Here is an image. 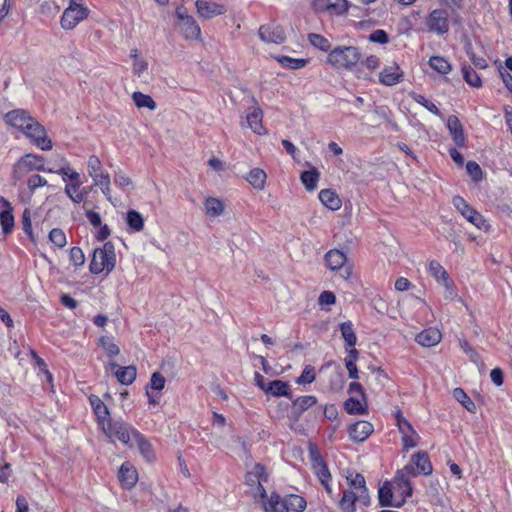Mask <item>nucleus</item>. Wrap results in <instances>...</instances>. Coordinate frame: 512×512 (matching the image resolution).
<instances>
[{
  "mask_svg": "<svg viewBox=\"0 0 512 512\" xmlns=\"http://www.w3.org/2000/svg\"><path fill=\"white\" fill-rule=\"evenodd\" d=\"M4 120L10 126L21 131L32 144L43 151L52 149L45 127L24 109H15L5 114Z\"/></svg>",
  "mask_w": 512,
  "mask_h": 512,
  "instance_id": "f257e3e1",
  "label": "nucleus"
},
{
  "mask_svg": "<svg viewBox=\"0 0 512 512\" xmlns=\"http://www.w3.org/2000/svg\"><path fill=\"white\" fill-rule=\"evenodd\" d=\"M116 265V253L114 244L110 241L104 243L103 247L96 248L93 251L92 259L89 264V271L98 275L102 272L109 274Z\"/></svg>",
  "mask_w": 512,
  "mask_h": 512,
  "instance_id": "f03ea898",
  "label": "nucleus"
},
{
  "mask_svg": "<svg viewBox=\"0 0 512 512\" xmlns=\"http://www.w3.org/2000/svg\"><path fill=\"white\" fill-rule=\"evenodd\" d=\"M361 59V52L355 46L336 47L327 56V62L336 68L351 69Z\"/></svg>",
  "mask_w": 512,
  "mask_h": 512,
  "instance_id": "7ed1b4c3",
  "label": "nucleus"
},
{
  "mask_svg": "<svg viewBox=\"0 0 512 512\" xmlns=\"http://www.w3.org/2000/svg\"><path fill=\"white\" fill-rule=\"evenodd\" d=\"M32 171L50 173L54 172V169L45 167V158L42 155L27 153L14 164L13 178L19 181Z\"/></svg>",
  "mask_w": 512,
  "mask_h": 512,
  "instance_id": "20e7f679",
  "label": "nucleus"
},
{
  "mask_svg": "<svg viewBox=\"0 0 512 512\" xmlns=\"http://www.w3.org/2000/svg\"><path fill=\"white\" fill-rule=\"evenodd\" d=\"M88 14L89 9L84 6L82 0H70L68 7L62 14L61 26L65 30H71L86 19Z\"/></svg>",
  "mask_w": 512,
  "mask_h": 512,
  "instance_id": "39448f33",
  "label": "nucleus"
},
{
  "mask_svg": "<svg viewBox=\"0 0 512 512\" xmlns=\"http://www.w3.org/2000/svg\"><path fill=\"white\" fill-rule=\"evenodd\" d=\"M103 432L109 438H116L125 445H128L131 440H135L139 431L122 421H107V424L102 427Z\"/></svg>",
  "mask_w": 512,
  "mask_h": 512,
  "instance_id": "423d86ee",
  "label": "nucleus"
},
{
  "mask_svg": "<svg viewBox=\"0 0 512 512\" xmlns=\"http://www.w3.org/2000/svg\"><path fill=\"white\" fill-rule=\"evenodd\" d=\"M452 203L457 211L478 229H487L489 227V224L484 217L470 206L463 197L454 196Z\"/></svg>",
  "mask_w": 512,
  "mask_h": 512,
  "instance_id": "0eeeda50",
  "label": "nucleus"
},
{
  "mask_svg": "<svg viewBox=\"0 0 512 512\" xmlns=\"http://www.w3.org/2000/svg\"><path fill=\"white\" fill-rule=\"evenodd\" d=\"M245 481L249 487L257 491L262 499L267 498V492L263 486V483L268 481V473L262 464H254L252 468L247 471L245 475Z\"/></svg>",
  "mask_w": 512,
  "mask_h": 512,
  "instance_id": "6e6552de",
  "label": "nucleus"
},
{
  "mask_svg": "<svg viewBox=\"0 0 512 512\" xmlns=\"http://www.w3.org/2000/svg\"><path fill=\"white\" fill-rule=\"evenodd\" d=\"M175 15L178 19V26L186 39H198L201 29L195 19L187 13L184 7H177Z\"/></svg>",
  "mask_w": 512,
  "mask_h": 512,
  "instance_id": "1a4fd4ad",
  "label": "nucleus"
},
{
  "mask_svg": "<svg viewBox=\"0 0 512 512\" xmlns=\"http://www.w3.org/2000/svg\"><path fill=\"white\" fill-rule=\"evenodd\" d=\"M346 254L340 250L332 249L325 255V262L330 270H340L343 279H349L352 275V267L346 265Z\"/></svg>",
  "mask_w": 512,
  "mask_h": 512,
  "instance_id": "9d476101",
  "label": "nucleus"
},
{
  "mask_svg": "<svg viewBox=\"0 0 512 512\" xmlns=\"http://www.w3.org/2000/svg\"><path fill=\"white\" fill-rule=\"evenodd\" d=\"M396 425L402 435V442L405 449L417 446L418 433L411 423L403 416L401 410L395 412Z\"/></svg>",
  "mask_w": 512,
  "mask_h": 512,
  "instance_id": "9b49d317",
  "label": "nucleus"
},
{
  "mask_svg": "<svg viewBox=\"0 0 512 512\" xmlns=\"http://www.w3.org/2000/svg\"><path fill=\"white\" fill-rule=\"evenodd\" d=\"M391 484L396 497L400 496V499H395L394 507L400 508L404 505L406 499L412 496V484L408 477L402 475V472H396Z\"/></svg>",
  "mask_w": 512,
  "mask_h": 512,
  "instance_id": "f8f14e48",
  "label": "nucleus"
},
{
  "mask_svg": "<svg viewBox=\"0 0 512 512\" xmlns=\"http://www.w3.org/2000/svg\"><path fill=\"white\" fill-rule=\"evenodd\" d=\"M426 25L429 31L438 35H444L449 31L448 13L444 9H435L431 11L426 19Z\"/></svg>",
  "mask_w": 512,
  "mask_h": 512,
  "instance_id": "ddd939ff",
  "label": "nucleus"
},
{
  "mask_svg": "<svg viewBox=\"0 0 512 512\" xmlns=\"http://www.w3.org/2000/svg\"><path fill=\"white\" fill-rule=\"evenodd\" d=\"M258 35L260 39L266 43L281 44L286 39L285 31L282 26L275 23L260 26Z\"/></svg>",
  "mask_w": 512,
  "mask_h": 512,
  "instance_id": "4468645a",
  "label": "nucleus"
},
{
  "mask_svg": "<svg viewBox=\"0 0 512 512\" xmlns=\"http://www.w3.org/2000/svg\"><path fill=\"white\" fill-rule=\"evenodd\" d=\"M312 6L316 12H327L331 15H342L348 10L346 0H313Z\"/></svg>",
  "mask_w": 512,
  "mask_h": 512,
  "instance_id": "2eb2a0df",
  "label": "nucleus"
},
{
  "mask_svg": "<svg viewBox=\"0 0 512 512\" xmlns=\"http://www.w3.org/2000/svg\"><path fill=\"white\" fill-rule=\"evenodd\" d=\"M110 369L114 376L122 385H131L137 376V369L133 365L120 366L115 362L109 363Z\"/></svg>",
  "mask_w": 512,
  "mask_h": 512,
  "instance_id": "dca6fc26",
  "label": "nucleus"
},
{
  "mask_svg": "<svg viewBox=\"0 0 512 512\" xmlns=\"http://www.w3.org/2000/svg\"><path fill=\"white\" fill-rule=\"evenodd\" d=\"M195 6L197 13L203 19H211L215 16L223 15L226 12L223 5L206 0H197Z\"/></svg>",
  "mask_w": 512,
  "mask_h": 512,
  "instance_id": "f3484780",
  "label": "nucleus"
},
{
  "mask_svg": "<svg viewBox=\"0 0 512 512\" xmlns=\"http://www.w3.org/2000/svg\"><path fill=\"white\" fill-rule=\"evenodd\" d=\"M0 207L3 208L0 212V224L3 233L7 235L10 234L14 228L13 208L11 203L3 196H0Z\"/></svg>",
  "mask_w": 512,
  "mask_h": 512,
  "instance_id": "a211bd4d",
  "label": "nucleus"
},
{
  "mask_svg": "<svg viewBox=\"0 0 512 512\" xmlns=\"http://www.w3.org/2000/svg\"><path fill=\"white\" fill-rule=\"evenodd\" d=\"M262 118L263 111L258 106L251 107L246 113L247 126L258 135H264L267 132L263 126Z\"/></svg>",
  "mask_w": 512,
  "mask_h": 512,
  "instance_id": "6ab92c4d",
  "label": "nucleus"
},
{
  "mask_svg": "<svg viewBox=\"0 0 512 512\" xmlns=\"http://www.w3.org/2000/svg\"><path fill=\"white\" fill-rule=\"evenodd\" d=\"M373 431L374 427L368 421H358L348 428L349 436L355 442L365 441Z\"/></svg>",
  "mask_w": 512,
  "mask_h": 512,
  "instance_id": "aec40b11",
  "label": "nucleus"
},
{
  "mask_svg": "<svg viewBox=\"0 0 512 512\" xmlns=\"http://www.w3.org/2000/svg\"><path fill=\"white\" fill-rule=\"evenodd\" d=\"M356 501H359L366 506L369 504L370 498L360 497V494L354 492L353 490H345L343 492L342 498L339 501V506L343 512H355Z\"/></svg>",
  "mask_w": 512,
  "mask_h": 512,
  "instance_id": "412c9836",
  "label": "nucleus"
},
{
  "mask_svg": "<svg viewBox=\"0 0 512 512\" xmlns=\"http://www.w3.org/2000/svg\"><path fill=\"white\" fill-rule=\"evenodd\" d=\"M447 128L452 136L454 143L458 147H464L466 145V136L464 133L463 125L457 116L450 115L448 117Z\"/></svg>",
  "mask_w": 512,
  "mask_h": 512,
  "instance_id": "4be33fe9",
  "label": "nucleus"
},
{
  "mask_svg": "<svg viewBox=\"0 0 512 512\" xmlns=\"http://www.w3.org/2000/svg\"><path fill=\"white\" fill-rule=\"evenodd\" d=\"M87 171L89 176L92 178L94 185L104 181V178H110L109 173L103 170L102 162L96 155H91L88 158Z\"/></svg>",
  "mask_w": 512,
  "mask_h": 512,
  "instance_id": "5701e85b",
  "label": "nucleus"
},
{
  "mask_svg": "<svg viewBox=\"0 0 512 512\" xmlns=\"http://www.w3.org/2000/svg\"><path fill=\"white\" fill-rule=\"evenodd\" d=\"M317 403L313 395L300 396L292 400V417L298 421L301 415Z\"/></svg>",
  "mask_w": 512,
  "mask_h": 512,
  "instance_id": "b1692460",
  "label": "nucleus"
},
{
  "mask_svg": "<svg viewBox=\"0 0 512 512\" xmlns=\"http://www.w3.org/2000/svg\"><path fill=\"white\" fill-rule=\"evenodd\" d=\"M403 72L398 65L387 66L379 74V82L385 86H394L403 80Z\"/></svg>",
  "mask_w": 512,
  "mask_h": 512,
  "instance_id": "393cba45",
  "label": "nucleus"
},
{
  "mask_svg": "<svg viewBox=\"0 0 512 512\" xmlns=\"http://www.w3.org/2000/svg\"><path fill=\"white\" fill-rule=\"evenodd\" d=\"M70 183H67L65 186L66 195L74 202L81 203L85 195L79 190L81 186L80 175L78 172H71L69 175Z\"/></svg>",
  "mask_w": 512,
  "mask_h": 512,
  "instance_id": "a878e982",
  "label": "nucleus"
},
{
  "mask_svg": "<svg viewBox=\"0 0 512 512\" xmlns=\"http://www.w3.org/2000/svg\"><path fill=\"white\" fill-rule=\"evenodd\" d=\"M89 402H90L93 412L97 418L98 425L101 426V428H102L104 425L107 424V421L111 420L109 418L108 407L96 395H91L89 397Z\"/></svg>",
  "mask_w": 512,
  "mask_h": 512,
  "instance_id": "bb28decb",
  "label": "nucleus"
},
{
  "mask_svg": "<svg viewBox=\"0 0 512 512\" xmlns=\"http://www.w3.org/2000/svg\"><path fill=\"white\" fill-rule=\"evenodd\" d=\"M118 479L125 488H132L138 479V473L129 462H124L118 472Z\"/></svg>",
  "mask_w": 512,
  "mask_h": 512,
  "instance_id": "cd10ccee",
  "label": "nucleus"
},
{
  "mask_svg": "<svg viewBox=\"0 0 512 512\" xmlns=\"http://www.w3.org/2000/svg\"><path fill=\"white\" fill-rule=\"evenodd\" d=\"M442 335L438 329L428 328L417 334L415 340L423 347H433L441 341Z\"/></svg>",
  "mask_w": 512,
  "mask_h": 512,
  "instance_id": "c85d7f7f",
  "label": "nucleus"
},
{
  "mask_svg": "<svg viewBox=\"0 0 512 512\" xmlns=\"http://www.w3.org/2000/svg\"><path fill=\"white\" fill-rule=\"evenodd\" d=\"M262 500L265 512H288L284 498L276 492H272L270 497Z\"/></svg>",
  "mask_w": 512,
  "mask_h": 512,
  "instance_id": "c756f323",
  "label": "nucleus"
},
{
  "mask_svg": "<svg viewBox=\"0 0 512 512\" xmlns=\"http://www.w3.org/2000/svg\"><path fill=\"white\" fill-rule=\"evenodd\" d=\"M411 462L422 475H430L433 471L432 463L427 452L419 451L411 456Z\"/></svg>",
  "mask_w": 512,
  "mask_h": 512,
  "instance_id": "7c9ffc66",
  "label": "nucleus"
},
{
  "mask_svg": "<svg viewBox=\"0 0 512 512\" xmlns=\"http://www.w3.org/2000/svg\"><path fill=\"white\" fill-rule=\"evenodd\" d=\"M319 200L321 203L327 207L328 209L332 211H336L341 208L342 201L337 195L336 192H334L331 189H323L319 192Z\"/></svg>",
  "mask_w": 512,
  "mask_h": 512,
  "instance_id": "2f4dec72",
  "label": "nucleus"
},
{
  "mask_svg": "<svg viewBox=\"0 0 512 512\" xmlns=\"http://www.w3.org/2000/svg\"><path fill=\"white\" fill-rule=\"evenodd\" d=\"M265 393L273 397H291L290 385L282 380L269 381Z\"/></svg>",
  "mask_w": 512,
  "mask_h": 512,
  "instance_id": "473e14b6",
  "label": "nucleus"
},
{
  "mask_svg": "<svg viewBox=\"0 0 512 512\" xmlns=\"http://www.w3.org/2000/svg\"><path fill=\"white\" fill-rule=\"evenodd\" d=\"M350 487L354 492L360 494V497H369L365 478L362 474L352 472L346 477Z\"/></svg>",
  "mask_w": 512,
  "mask_h": 512,
  "instance_id": "72a5a7b5",
  "label": "nucleus"
},
{
  "mask_svg": "<svg viewBox=\"0 0 512 512\" xmlns=\"http://www.w3.org/2000/svg\"><path fill=\"white\" fill-rule=\"evenodd\" d=\"M127 222V231L129 233L140 232L144 228V218L143 216L136 210H129L126 216Z\"/></svg>",
  "mask_w": 512,
  "mask_h": 512,
  "instance_id": "f704fd0d",
  "label": "nucleus"
},
{
  "mask_svg": "<svg viewBox=\"0 0 512 512\" xmlns=\"http://www.w3.org/2000/svg\"><path fill=\"white\" fill-rule=\"evenodd\" d=\"M135 442L143 458L147 462H152L155 459V452L147 438L139 432L138 436L135 438Z\"/></svg>",
  "mask_w": 512,
  "mask_h": 512,
  "instance_id": "c9c22d12",
  "label": "nucleus"
},
{
  "mask_svg": "<svg viewBox=\"0 0 512 512\" xmlns=\"http://www.w3.org/2000/svg\"><path fill=\"white\" fill-rule=\"evenodd\" d=\"M394 490L392 484L388 481L384 482L378 490V502L381 507L394 506L393 501Z\"/></svg>",
  "mask_w": 512,
  "mask_h": 512,
  "instance_id": "e433bc0d",
  "label": "nucleus"
},
{
  "mask_svg": "<svg viewBox=\"0 0 512 512\" xmlns=\"http://www.w3.org/2000/svg\"><path fill=\"white\" fill-rule=\"evenodd\" d=\"M313 470L320 480L321 484L325 487L328 493L332 492V488L330 486L331 474L328 469L326 462L319 461L315 466H313Z\"/></svg>",
  "mask_w": 512,
  "mask_h": 512,
  "instance_id": "4c0bfd02",
  "label": "nucleus"
},
{
  "mask_svg": "<svg viewBox=\"0 0 512 512\" xmlns=\"http://www.w3.org/2000/svg\"><path fill=\"white\" fill-rule=\"evenodd\" d=\"M341 336L345 342V346L354 347L357 343V336L351 321L342 322L339 325Z\"/></svg>",
  "mask_w": 512,
  "mask_h": 512,
  "instance_id": "58836bf2",
  "label": "nucleus"
},
{
  "mask_svg": "<svg viewBox=\"0 0 512 512\" xmlns=\"http://www.w3.org/2000/svg\"><path fill=\"white\" fill-rule=\"evenodd\" d=\"M319 177L320 173L316 168L303 171L300 175L301 182L308 191H314L317 188Z\"/></svg>",
  "mask_w": 512,
  "mask_h": 512,
  "instance_id": "ea45409f",
  "label": "nucleus"
},
{
  "mask_svg": "<svg viewBox=\"0 0 512 512\" xmlns=\"http://www.w3.org/2000/svg\"><path fill=\"white\" fill-rule=\"evenodd\" d=\"M205 212L210 217H218L224 211V204L221 200L214 197H208L204 202Z\"/></svg>",
  "mask_w": 512,
  "mask_h": 512,
  "instance_id": "a19ab883",
  "label": "nucleus"
},
{
  "mask_svg": "<svg viewBox=\"0 0 512 512\" xmlns=\"http://www.w3.org/2000/svg\"><path fill=\"white\" fill-rule=\"evenodd\" d=\"M267 175L264 170L260 168L251 169L248 176L247 181L255 188L262 190L265 187Z\"/></svg>",
  "mask_w": 512,
  "mask_h": 512,
  "instance_id": "79ce46f5",
  "label": "nucleus"
},
{
  "mask_svg": "<svg viewBox=\"0 0 512 512\" xmlns=\"http://www.w3.org/2000/svg\"><path fill=\"white\" fill-rule=\"evenodd\" d=\"M288 512H302L305 510L307 503L306 500L299 495L290 494L284 497Z\"/></svg>",
  "mask_w": 512,
  "mask_h": 512,
  "instance_id": "37998d69",
  "label": "nucleus"
},
{
  "mask_svg": "<svg viewBox=\"0 0 512 512\" xmlns=\"http://www.w3.org/2000/svg\"><path fill=\"white\" fill-rule=\"evenodd\" d=\"M463 79L471 87L480 88L482 80L478 73L469 65L464 64L461 68Z\"/></svg>",
  "mask_w": 512,
  "mask_h": 512,
  "instance_id": "c03bdc74",
  "label": "nucleus"
},
{
  "mask_svg": "<svg viewBox=\"0 0 512 512\" xmlns=\"http://www.w3.org/2000/svg\"><path fill=\"white\" fill-rule=\"evenodd\" d=\"M428 63L432 69L442 75H446L452 70L451 64L442 56H432Z\"/></svg>",
  "mask_w": 512,
  "mask_h": 512,
  "instance_id": "a18cd8bd",
  "label": "nucleus"
},
{
  "mask_svg": "<svg viewBox=\"0 0 512 512\" xmlns=\"http://www.w3.org/2000/svg\"><path fill=\"white\" fill-rule=\"evenodd\" d=\"M428 271L437 282L442 283L443 281L450 278L447 271L437 260H431L429 262Z\"/></svg>",
  "mask_w": 512,
  "mask_h": 512,
  "instance_id": "49530a36",
  "label": "nucleus"
},
{
  "mask_svg": "<svg viewBox=\"0 0 512 512\" xmlns=\"http://www.w3.org/2000/svg\"><path fill=\"white\" fill-rule=\"evenodd\" d=\"M453 397L469 412L475 413L476 405L462 388L453 390Z\"/></svg>",
  "mask_w": 512,
  "mask_h": 512,
  "instance_id": "de8ad7c7",
  "label": "nucleus"
},
{
  "mask_svg": "<svg viewBox=\"0 0 512 512\" xmlns=\"http://www.w3.org/2000/svg\"><path fill=\"white\" fill-rule=\"evenodd\" d=\"M132 99L138 108H148L150 110H154L156 108V103L152 99V97L143 94L142 92H134L132 95Z\"/></svg>",
  "mask_w": 512,
  "mask_h": 512,
  "instance_id": "09e8293b",
  "label": "nucleus"
},
{
  "mask_svg": "<svg viewBox=\"0 0 512 512\" xmlns=\"http://www.w3.org/2000/svg\"><path fill=\"white\" fill-rule=\"evenodd\" d=\"M344 409L350 415H361L367 412L366 406H363L358 399L353 397L344 402Z\"/></svg>",
  "mask_w": 512,
  "mask_h": 512,
  "instance_id": "8fccbe9b",
  "label": "nucleus"
},
{
  "mask_svg": "<svg viewBox=\"0 0 512 512\" xmlns=\"http://www.w3.org/2000/svg\"><path fill=\"white\" fill-rule=\"evenodd\" d=\"M278 62L285 68H289L292 70L301 69L306 66L307 60L302 58H292L289 56H281L278 59Z\"/></svg>",
  "mask_w": 512,
  "mask_h": 512,
  "instance_id": "3c124183",
  "label": "nucleus"
},
{
  "mask_svg": "<svg viewBox=\"0 0 512 512\" xmlns=\"http://www.w3.org/2000/svg\"><path fill=\"white\" fill-rule=\"evenodd\" d=\"M308 39L310 44L321 50V51H329L331 48V44L328 39H326L324 36L317 34V33H310L308 35Z\"/></svg>",
  "mask_w": 512,
  "mask_h": 512,
  "instance_id": "603ef678",
  "label": "nucleus"
},
{
  "mask_svg": "<svg viewBox=\"0 0 512 512\" xmlns=\"http://www.w3.org/2000/svg\"><path fill=\"white\" fill-rule=\"evenodd\" d=\"M412 99L418 103L419 105L423 106L425 109H427L429 112L436 116H440L441 112L438 109V107L430 100H428L425 96L417 93L412 94Z\"/></svg>",
  "mask_w": 512,
  "mask_h": 512,
  "instance_id": "864d4df0",
  "label": "nucleus"
},
{
  "mask_svg": "<svg viewBox=\"0 0 512 512\" xmlns=\"http://www.w3.org/2000/svg\"><path fill=\"white\" fill-rule=\"evenodd\" d=\"M99 344L105 350L106 355L109 357L117 356L120 353L119 347L110 337L102 336L99 339Z\"/></svg>",
  "mask_w": 512,
  "mask_h": 512,
  "instance_id": "5fc2aeb1",
  "label": "nucleus"
},
{
  "mask_svg": "<svg viewBox=\"0 0 512 512\" xmlns=\"http://www.w3.org/2000/svg\"><path fill=\"white\" fill-rule=\"evenodd\" d=\"M49 240L54 244L57 248L65 247L67 240L64 231L60 228H53L49 232Z\"/></svg>",
  "mask_w": 512,
  "mask_h": 512,
  "instance_id": "6e6d98bb",
  "label": "nucleus"
},
{
  "mask_svg": "<svg viewBox=\"0 0 512 512\" xmlns=\"http://www.w3.org/2000/svg\"><path fill=\"white\" fill-rule=\"evenodd\" d=\"M30 358L33 361L34 365L39 368L41 372L46 375V378L49 382L52 381V374L49 372L48 367L44 359H42L34 350H30Z\"/></svg>",
  "mask_w": 512,
  "mask_h": 512,
  "instance_id": "4d7b16f0",
  "label": "nucleus"
},
{
  "mask_svg": "<svg viewBox=\"0 0 512 512\" xmlns=\"http://www.w3.org/2000/svg\"><path fill=\"white\" fill-rule=\"evenodd\" d=\"M69 259L76 268L82 267L85 263V255L78 246H74L70 249Z\"/></svg>",
  "mask_w": 512,
  "mask_h": 512,
  "instance_id": "13d9d810",
  "label": "nucleus"
},
{
  "mask_svg": "<svg viewBox=\"0 0 512 512\" xmlns=\"http://www.w3.org/2000/svg\"><path fill=\"white\" fill-rule=\"evenodd\" d=\"M466 171L474 182H479L483 178V171L480 165L475 161H468Z\"/></svg>",
  "mask_w": 512,
  "mask_h": 512,
  "instance_id": "bf43d9fd",
  "label": "nucleus"
},
{
  "mask_svg": "<svg viewBox=\"0 0 512 512\" xmlns=\"http://www.w3.org/2000/svg\"><path fill=\"white\" fill-rule=\"evenodd\" d=\"M47 184V180L39 174H33L27 179V187L31 194H33L37 188L44 187Z\"/></svg>",
  "mask_w": 512,
  "mask_h": 512,
  "instance_id": "052dcab7",
  "label": "nucleus"
},
{
  "mask_svg": "<svg viewBox=\"0 0 512 512\" xmlns=\"http://www.w3.org/2000/svg\"><path fill=\"white\" fill-rule=\"evenodd\" d=\"M114 184L121 190L126 191V187L132 185V180L122 170H117L114 173Z\"/></svg>",
  "mask_w": 512,
  "mask_h": 512,
  "instance_id": "680f3d73",
  "label": "nucleus"
},
{
  "mask_svg": "<svg viewBox=\"0 0 512 512\" xmlns=\"http://www.w3.org/2000/svg\"><path fill=\"white\" fill-rule=\"evenodd\" d=\"M466 53L475 67L479 69H485L488 67L487 61L483 57L477 56L472 50L470 44L466 46Z\"/></svg>",
  "mask_w": 512,
  "mask_h": 512,
  "instance_id": "e2e57ef3",
  "label": "nucleus"
},
{
  "mask_svg": "<svg viewBox=\"0 0 512 512\" xmlns=\"http://www.w3.org/2000/svg\"><path fill=\"white\" fill-rule=\"evenodd\" d=\"M315 380V369L313 366H306L302 374L297 378L298 384H310Z\"/></svg>",
  "mask_w": 512,
  "mask_h": 512,
  "instance_id": "0e129e2a",
  "label": "nucleus"
},
{
  "mask_svg": "<svg viewBox=\"0 0 512 512\" xmlns=\"http://www.w3.org/2000/svg\"><path fill=\"white\" fill-rule=\"evenodd\" d=\"M165 378L159 372H154L150 378L149 386L151 389L161 391L165 387Z\"/></svg>",
  "mask_w": 512,
  "mask_h": 512,
  "instance_id": "69168bd1",
  "label": "nucleus"
},
{
  "mask_svg": "<svg viewBox=\"0 0 512 512\" xmlns=\"http://www.w3.org/2000/svg\"><path fill=\"white\" fill-rule=\"evenodd\" d=\"M369 41L378 44H387L389 42V36L386 31L377 29L368 36Z\"/></svg>",
  "mask_w": 512,
  "mask_h": 512,
  "instance_id": "338daca9",
  "label": "nucleus"
},
{
  "mask_svg": "<svg viewBox=\"0 0 512 512\" xmlns=\"http://www.w3.org/2000/svg\"><path fill=\"white\" fill-rule=\"evenodd\" d=\"M441 284L445 288V293H444L445 299L454 300L457 297V292H456V288H455L453 281L450 278H448L447 280L443 281Z\"/></svg>",
  "mask_w": 512,
  "mask_h": 512,
  "instance_id": "774afa93",
  "label": "nucleus"
}]
</instances>
